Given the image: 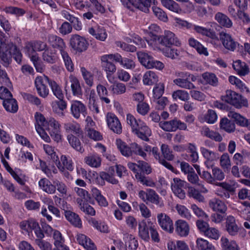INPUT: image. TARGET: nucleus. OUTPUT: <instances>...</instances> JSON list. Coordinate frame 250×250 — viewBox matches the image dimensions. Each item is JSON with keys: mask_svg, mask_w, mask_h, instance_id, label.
Here are the masks:
<instances>
[{"mask_svg": "<svg viewBox=\"0 0 250 250\" xmlns=\"http://www.w3.org/2000/svg\"><path fill=\"white\" fill-rule=\"evenodd\" d=\"M221 99L222 101L233 105L237 108L248 106V102L246 98L231 90H227L226 95L222 96Z\"/></svg>", "mask_w": 250, "mask_h": 250, "instance_id": "f257e3e1", "label": "nucleus"}, {"mask_svg": "<svg viewBox=\"0 0 250 250\" xmlns=\"http://www.w3.org/2000/svg\"><path fill=\"white\" fill-rule=\"evenodd\" d=\"M154 39L164 46L175 45L179 46L181 43L175 35L168 30H165L162 35L155 36Z\"/></svg>", "mask_w": 250, "mask_h": 250, "instance_id": "f03ea898", "label": "nucleus"}, {"mask_svg": "<svg viewBox=\"0 0 250 250\" xmlns=\"http://www.w3.org/2000/svg\"><path fill=\"white\" fill-rule=\"evenodd\" d=\"M129 168L135 174V176L138 182L142 185L150 187H154L155 183L148 177H146L142 172H139V162L137 164L133 163H129L127 164Z\"/></svg>", "mask_w": 250, "mask_h": 250, "instance_id": "7ed1b4c3", "label": "nucleus"}, {"mask_svg": "<svg viewBox=\"0 0 250 250\" xmlns=\"http://www.w3.org/2000/svg\"><path fill=\"white\" fill-rule=\"evenodd\" d=\"M51 80L46 76H38L35 80V84L38 94L42 97L45 98L49 94V89L47 84L50 85Z\"/></svg>", "mask_w": 250, "mask_h": 250, "instance_id": "20e7f679", "label": "nucleus"}, {"mask_svg": "<svg viewBox=\"0 0 250 250\" xmlns=\"http://www.w3.org/2000/svg\"><path fill=\"white\" fill-rule=\"evenodd\" d=\"M71 47L78 52L85 51L89 45L88 41L83 37L78 34L72 35L70 39Z\"/></svg>", "mask_w": 250, "mask_h": 250, "instance_id": "39448f33", "label": "nucleus"}, {"mask_svg": "<svg viewBox=\"0 0 250 250\" xmlns=\"http://www.w3.org/2000/svg\"><path fill=\"white\" fill-rule=\"evenodd\" d=\"M179 78L173 80V83L178 86L186 89H192L195 88V86L189 81L188 77L190 74L187 72H181L177 73Z\"/></svg>", "mask_w": 250, "mask_h": 250, "instance_id": "423d86ee", "label": "nucleus"}, {"mask_svg": "<svg viewBox=\"0 0 250 250\" xmlns=\"http://www.w3.org/2000/svg\"><path fill=\"white\" fill-rule=\"evenodd\" d=\"M157 219L158 224L162 229L169 233L173 232L174 230L173 222L168 215L164 213H158Z\"/></svg>", "mask_w": 250, "mask_h": 250, "instance_id": "0eeeda50", "label": "nucleus"}, {"mask_svg": "<svg viewBox=\"0 0 250 250\" xmlns=\"http://www.w3.org/2000/svg\"><path fill=\"white\" fill-rule=\"evenodd\" d=\"M153 224L150 219L143 220L139 224V236L144 241L149 240V230H151Z\"/></svg>", "mask_w": 250, "mask_h": 250, "instance_id": "6e6552de", "label": "nucleus"}, {"mask_svg": "<svg viewBox=\"0 0 250 250\" xmlns=\"http://www.w3.org/2000/svg\"><path fill=\"white\" fill-rule=\"evenodd\" d=\"M186 182L178 178H174L171 183V188L174 194L180 199L186 197L184 188Z\"/></svg>", "mask_w": 250, "mask_h": 250, "instance_id": "1a4fd4ad", "label": "nucleus"}, {"mask_svg": "<svg viewBox=\"0 0 250 250\" xmlns=\"http://www.w3.org/2000/svg\"><path fill=\"white\" fill-rule=\"evenodd\" d=\"M106 122L108 127L114 133L120 134L122 132V127L118 118L112 113H107Z\"/></svg>", "mask_w": 250, "mask_h": 250, "instance_id": "9d476101", "label": "nucleus"}, {"mask_svg": "<svg viewBox=\"0 0 250 250\" xmlns=\"http://www.w3.org/2000/svg\"><path fill=\"white\" fill-rule=\"evenodd\" d=\"M220 38L223 46L227 49L234 51L238 43L229 34L224 32H221L220 33Z\"/></svg>", "mask_w": 250, "mask_h": 250, "instance_id": "9b49d317", "label": "nucleus"}, {"mask_svg": "<svg viewBox=\"0 0 250 250\" xmlns=\"http://www.w3.org/2000/svg\"><path fill=\"white\" fill-rule=\"evenodd\" d=\"M71 113L74 118H79L81 116L85 117L86 114L85 106L80 101H74L71 106Z\"/></svg>", "mask_w": 250, "mask_h": 250, "instance_id": "f8f14e48", "label": "nucleus"}, {"mask_svg": "<svg viewBox=\"0 0 250 250\" xmlns=\"http://www.w3.org/2000/svg\"><path fill=\"white\" fill-rule=\"evenodd\" d=\"M175 231L181 237L187 236L189 232V226L185 220L179 219L175 223Z\"/></svg>", "mask_w": 250, "mask_h": 250, "instance_id": "ddd939ff", "label": "nucleus"}, {"mask_svg": "<svg viewBox=\"0 0 250 250\" xmlns=\"http://www.w3.org/2000/svg\"><path fill=\"white\" fill-rule=\"evenodd\" d=\"M64 210V214L66 220L73 226L80 228L82 227V222L79 216L70 210Z\"/></svg>", "mask_w": 250, "mask_h": 250, "instance_id": "4468645a", "label": "nucleus"}, {"mask_svg": "<svg viewBox=\"0 0 250 250\" xmlns=\"http://www.w3.org/2000/svg\"><path fill=\"white\" fill-rule=\"evenodd\" d=\"M48 42L53 48L58 49L61 54L65 51V44L63 40L61 37L55 35H50L48 36Z\"/></svg>", "mask_w": 250, "mask_h": 250, "instance_id": "2eb2a0df", "label": "nucleus"}, {"mask_svg": "<svg viewBox=\"0 0 250 250\" xmlns=\"http://www.w3.org/2000/svg\"><path fill=\"white\" fill-rule=\"evenodd\" d=\"M61 161L58 158L57 161L55 163L59 169L61 171H63L65 168L69 171L73 170V163L71 159H68L65 155H62L61 157Z\"/></svg>", "mask_w": 250, "mask_h": 250, "instance_id": "dca6fc26", "label": "nucleus"}, {"mask_svg": "<svg viewBox=\"0 0 250 250\" xmlns=\"http://www.w3.org/2000/svg\"><path fill=\"white\" fill-rule=\"evenodd\" d=\"M88 32L97 40L101 41H104L107 36L105 29L104 27L100 26L89 28L88 29Z\"/></svg>", "mask_w": 250, "mask_h": 250, "instance_id": "f3484780", "label": "nucleus"}, {"mask_svg": "<svg viewBox=\"0 0 250 250\" xmlns=\"http://www.w3.org/2000/svg\"><path fill=\"white\" fill-rule=\"evenodd\" d=\"M53 239L54 245L55 247L53 250H69L68 247L64 244V240L59 231L57 230L54 231Z\"/></svg>", "mask_w": 250, "mask_h": 250, "instance_id": "a211bd4d", "label": "nucleus"}, {"mask_svg": "<svg viewBox=\"0 0 250 250\" xmlns=\"http://www.w3.org/2000/svg\"><path fill=\"white\" fill-rule=\"evenodd\" d=\"M209 206L213 211L220 213H225L227 207L225 203L219 199L214 198L209 202Z\"/></svg>", "mask_w": 250, "mask_h": 250, "instance_id": "6ab92c4d", "label": "nucleus"}, {"mask_svg": "<svg viewBox=\"0 0 250 250\" xmlns=\"http://www.w3.org/2000/svg\"><path fill=\"white\" fill-rule=\"evenodd\" d=\"M226 228L228 232L231 236H235L237 234L239 228L236 225L235 219L232 216L227 217L226 222Z\"/></svg>", "mask_w": 250, "mask_h": 250, "instance_id": "aec40b11", "label": "nucleus"}, {"mask_svg": "<svg viewBox=\"0 0 250 250\" xmlns=\"http://www.w3.org/2000/svg\"><path fill=\"white\" fill-rule=\"evenodd\" d=\"M228 116L234 119L236 123L241 126L250 127V120H248L240 114L235 112H229Z\"/></svg>", "mask_w": 250, "mask_h": 250, "instance_id": "412c9836", "label": "nucleus"}, {"mask_svg": "<svg viewBox=\"0 0 250 250\" xmlns=\"http://www.w3.org/2000/svg\"><path fill=\"white\" fill-rule=\"evenodd\" d=\"M77 240L87 250H96V247L90 239L83 234L77 235Z\"/></svg>", "mask_w": 250, "mask_h": 250, "instance_id": "4be33fe9", "label": "nucleus"}, {"mask_svg": "<svg viewBox=\"0 0 250 250\" xmlns=\"http://www.w3.org/2000/svg\"><path fill=\"white\" fill-rule=\"evenodd\" d=\"M64 128L66 132L70 133V134H74L78 137L83 135V131L80 125L77 123L69 122L64 124Z\"/></svg>", "mask_w": 250, "mask_h": 250, "instance_id": "5701e85b", "label": "nucleus"}, {"mask_svg": "<svg viewBox=\"0 0 250 250\" xmlns=\"http://www.w3.org/2000/svg\"><path fill=\"white\" fill-rule=\"evenodd\" d=\"M40 188L48 194H53L56 192V186L46 178H42L39 182Z\"/></svg>", "mask_w": 250, "mask_h": 250, "instance_id": "b1692460", "label": "nucleus"}, {"mask_svg": "<svg viewBox=\"0 0 250 250\" xmlns=\"http://www.w3.org/2000/svg\"><path fill=\"white\" fill-rule=\"evenodd\" d=\"M201 133L202 135L214 140L216 142H220L223 140V137L218 132L211 130L207 126L202 127Z\"/></svg>", "mask_w": 250, "mask_h": 250, "instance_id": "393cba45", "label": "nucleus"}, {"mask_svg": "<svg viewBox=\"0 0 250 250\" xmlns=\"http://www.w3.org/2000/svg\"><path fill=\"white\" fill-rule=\"evenodd\" d=\"M99 176L101 181H99L100 179H99L98 177H97V180L102 186L104 185V181L112 184H117L118 182V180L114 177L112 173L109 174L104 171H101L99 173Z\"/></svg>", "mask_w": 250, "mask_h": 250, "instance_id": "a878e982", "label": "nucleus"}, {"mask_svg": "<svg viewBox=\"0 0 250 250\" xmlns=\"http://www.w3.org/2000/svg\"><path fill=\"white\" fill-rule=\"evenodd\" d=\"M232 66L238 74L240 76H245L249 73L248 66L245 62H242L240 60H237L234 62Z\"/></svg>", "mask_w": 250, "mask_h": 250, "instance_id": "bb28decb", "label": "nucleus"}, {"mask_svg": "<svg viewBox=\"0 0 250 250\" xmlns=\"http://www.w3.org/2000/svg\"><path fill=\"white\" fill-rule=\"evenodd\" d=\"M220 241L222 250H239L240 249L235 241H230L224 237H222Z\"/></svg>", "mask_w": 250, "mask_h": 250, "instance_id": "cd10ccee", "label": "nucleus"}, {"mask_svg": "<svg viewBox=\"0 0 250 250\" xmlns=\"http://www.w3.org/2000/svg\"><path fill=\"white\" fill-rule=\"evenodd\" d=\"M62 16L66 20L69 21L72 24L74 28L77 30L82 29V23L77 18L71 15L67 11L63 10L62 12Z\"/></svg>", "mask_w": 250, "mask_h": 250, "instance_id": "c85d7f7f", "label": "nucleus"}, {"mask_svg": "<svg viewBox=\"0 0 250 250\" xmlns=\"http://www.w3.org/2000/svg\"><path fill=\"white\" fill-rule=\"evenodd\" d=\"M161 50L165 56L172 60L177 59L180 56V51L171 46H165Z\"/></svg>", "mask_w": 250, "mask_h": 250, "instance_id": "c756f323", "label": "nucleus"}, {"mask_svg": "<svg viewBox=\"0 0 250 250\" xmlns=\"http://www.w3.org/2000/svg\"><path fill=\"white\" fill-rule=\"evenodd\" d=\"M200 151L203 156L207 160L205 164L208 168H209V167L208 166L207 164L208 162L215 161L218 158V155L216 153L208 150L206 148L201 147L200 148Z\"/></svg>", "mask_w": 250, "mask_h": 250, "instance_id": "7c9ffc66", "label": "nucleus"}, {"mask_svg": "<svg viewBox=\"0 0 250 250\" xmlns=\"http://www.w3.org/2000/svg\"><path fill=\"white\" fill-rule=\"evenodd\" d=\"M215 19L222 26L226 28H230L232 26V22L225 14L218 12L215 16Z\"/></svg>", "mask_w": 250, "mask_h": 250, "instance_id": "2f4dec72", "label": "nucleus"}, {"mask_svg": "<svg viewBox=\"0 0 250 250\" xmlns=\"http://www.w3.org/2000/svg\"><path fill=\"white\" fill-rule=\"evenodd\" d=\"M158 81V77L156 73L149 70L145 73L143 76V83L146 85H152L156 83Z\"/></svg>", "mask_w": 250, "mask_h": 250, "instance_id": "473e14b6", "label": "nucleus"}, {"mask_svg": "<svg viewBox=\"0 0 250 250\" xmlns=\"http://www.w3.org/2000/svg\"><path fill=\"white\" fill-rule=\"evenodd\" d=\"M13 49H6L0 52V62L7 67L12 62V51Z\"/></svg>", "mask_w": 250, "mask_h": 250, "instance_id": "72a5a7b5", "label": "nucleus"}, {"mask_svg": "<svg viewBox=\"0 0 250 250\" xmlns=\"http://www.w3.org/2000/svg\"><path fill=\"white\" fill-rule=\"evenodd\" d=\"M67 140L71 146L76 150L81 152H84V148L81 145V143L79 139L73 134H69L67 136Z\"/></svg>", "mask_w": 250, "mask_h": 250, "instance_id": "f704fd0d", "label": "nucleus"}, {"mask_svg": "<svg viewBox=\"0 0 250 250\" xmlns=\"http://www.w3.org/2000/svg\"><path fill=\"white\" fill-rule=\"evenodd\" d=\"M92 195L101 207H105L108 206V202L105 198L101 194V191L96 188L92 189Z\"/></svg>", "mask_w": 250, "mask_h": 250, "instance_id": "c9c22d12", "label": "nucleus"}, {"mask_svg": "<svg viewBox=\"0 0 250 250\" xmlns=\"http://www.w3.org/2000/svg\"><path fill=\"white\" fill-rule=\"evenodd\" d=\"M69 80L73 94L75 96L81 95L82 94V88L78 79L76 77L71 75L69 77Z\"/></svg>", "mask_w": 250, "mask_h": 250, "instance_id": "e433bc0d", "label": "nucleus"}, {"mask_svg": "<svg viewBox=\"0 0 250 250\" xmlns=\"http://www.w3.org/2000/svg\"><path fill=\"white\" fill-rule=\"evenodd\" d=\"M161 2L163 6L172 12L179 13L182 11L179 4L173 0H161Z\"/></svg>", "mask_w": 250, "mask_h": 250, "instance_id": "4c0bfd02", "label": "nucleus"}, {"mask_svg": "<svg viewBox=\"0 0 250 250\" xmlns=\"http://www.w3.org/2000/svg\"><path fill=\"white\" fill-rule=\"evenodd\" d=\"M147 192V202H150L160 208L164 206L163 203L160 201V198L155 190L152 189H148Z\"/></svg>", "mask_w": 250, "mask_h": 250, "instance_id": "58836bf2", "label": "nucleus"}, {"mask_svg": "<svg viewBox=\"0 0 250 250\" xmlns=\"http://www.w3.org/2000/svg\"><path fill=\"white\" fill-rule=\"evenodd\" d=\"M42 58L44 61L51 64L55 63L57 60L55 52L50 48H46L44 51Z\"/></svg>", "mask_w": 250, "mask_h": 250, "instance_id": "ea45409f", "label": "nucleus"}, {"mask_svg": "<svg viewBox=\"0 0 250 250\" xmlns=\"http://www.w3.org/2000/svg\"><path fill=\"white\" fill-rule=\"evenodd\" d=\"M3 105L6 110L11 113H15L18 111V105L17 101L13 97L3 101Z\"/></svg>", "mask_w": 250, "mask_h": 250, "instance_id": "a19ab883", "label": "nucleus"}, {"mask_svg": "<svg viewBox=\"0 0 250 250\" xmlns=\"http://www.w3.org/2000/svg\"><path fill=\"white\" fill-rule=\"evenodd\" d=\"M220 126L221 129L228 133L233 132L235 129V125L234 123L226 118H223L221 120Z\"/></svg>", "mask_w": 250, "mask_h": 250, "instance_id": "79ce46f5", "label": "nucleus"}, {"mask_svg": "<svg viewBox=\"0 0 250 250\" xmlns=\"http://www.w3.org/2000/svg\"><path fill=\"white\" fill-rule=\"evenodd\" d=\"M80 71L85 83L89 87L92 86L94 84V75L84 67H81Z\"/></svg>", "mask_w": 250, "mask_h": 250, "instance_id": "37998d69", "label": "nucleus"}, {"mask_svg": "<svg viewBox=\"0 0 250 250\" xmlns=\"http://www.w3.org/2000/svg\"><path fill=\"white\" fill-rule=\"evenodd\" d=\"M85 163L94 167H98L100 166L101 163V158L97 155H90L84 158Z\"/></svg>", "mask_w": 250, "mask_h": 250, "instance_id": "c03bdc74", "label": "nucleus"}, {"mask_svg": "<svg viewBox=\"0 0 250 250\" xmlns=\"http://www.w3.org/2000/svg\"><path fill=\"white\" fill-rule=\"evenodd\" d=\"M196 243L198 250H213L214 247L208 241L201 238L197 239Z\"/></svg>", "mask_w": 250, "mask_h": 250, "instance_id": "a18cd8bd", "label": "nucleus"}, {"mask_svg": "<svg viewBox=\"0 0 250 250\" xmlns=\"http://www.w3.org/2000/svg\"><path fill=\"white\" fill-rule=\"evenodd\" d=\"M167 248L168 250H189L188 246L183 241H178L176 244L170 242L167 244Z\"/></svg>", "mask_w": 250, "mask_h": 250, "instance_id": "49530a36", "label": "nucleus"}, {"mask_svg": "<svg viewBox=\"0 0 250 250\" xmlns=\"http://www.w3.org/2000/svg\"><path fill=\"white\" fill-rule=\"evenodd\" d=\"M202 78L206 83L209 84L213 86H216L218 84V79L213 73H204L202 74Z\"/></svg>", "mask_w": 250, "mask_h": 250, "instance_id": "de8ad7c7", "label": "nucleus"}, {"mask_svg": "<svg viewBox=\"0 0 250 250\" xmlns=\"http://www.w3.org/2000/svg\"><path fill=\"white\" fill-rule=\"evenodd\" d=\"M116 145L123 155L127 157L131 155L132 150L130 147L127 146L121 139H117L116 140Z\"/></svg>", "mask_w": 250, "mask_h": 250, "instance_id": "09e8293b", "label": "nucleus"}, {"mask_svg": "<svg viewBox=\"0 0 250 250\" xmlns=\"http://www.w3.org/2000/svg\"><path fill=\"white\" fill-rule=\"evenodd\" d=\"M35 118L36 121L35 125L36 129H37L38 127L43 128L44 129L47 127V125L48 123V120H46L42 114L36 112L35 115Z\"/></svg>", "mask_w": 250, "mask_h": 250, "instance_id": "8fccbe9b", "label": "nucleus"}, {"mask_svg": "<svg viewBox=\"0 0 250 250\" xmlns=\"http://www.w3.org/2000/svg\"><path fill=\"white\" fill-rule=\"evenodd\" d=\"M110 89L113 94L121 95L126 91V86L125 84L121 83H115L111 85Z\"/></svg>", "mask_w": 250, "mask_h": 250, "instance_id": "3c124183", "label": "nucleus"}, {"mask_svg": "<svg viewBox=\"0 0 250 250\" xmlns=\"http://www.w3.org/2000/svg\"><path fill=\"white\" fill-rule=\"evenodd\" d=\"M50 87L54 95L58 99H62L63 98V94L60 86L56 82L51 80L50 81Z\"/></svg>", "mask_w": 250, "mask_h": 250, "instance_id": "603ef678", "label": "nucleus"}, {"mask_svg": "<svg viewBox=\"0 0 250 250\" xmlns=\"http://www.w3.org/2000/svg\"><path fill=\"white\" fill-rule=\"evenodd\" d=\"M159 126L164 130L167 132L175 131V118L168 121H161Z\"/></svg>", "mask_w": 250, "mask_h": 250, "instance_id": "864d4df0", "label": "nucleus"}, {"mask_svg": "<svg viewBox=\"0 0 250 250\" xmlns=\"http://www.w3.org/2000/svg\"><path fill=\"white\" fill-rule=\"evenodd\" d=\"M126 121L127 124L131 126L133 132L137 130L139 128V126L142 124L141 120H136L133 115L130 114L127 115Z\"/></svg>", "mask_w": 250, "mask_h": 250, "instance_id": "5fc2aeb1", "label": "nucleus"}, {"mask_svg": "<svg viewBox=\"0 0 250 250\" xmlns=\"http://www.w3.org/2000/svg\"><path fill=\"white\" fill-rule=\"evenodd\" d=\"M137 56L139 61L142 65L146 68H147V66H149L150 62L152 57L144 52H138Z\"/></svg>", "mask_w": 250, "mask_h": 250, "instance_id": "6e6d98bb", "label": "nucleus"}, {"mask_svg": "<svg viewBox=\"0 0 250 250\" xmlns=\"http://www.w3.org/2000/svg\"><path fill=\"white\" fill-rule=\"evenodd\" d=\"M172 98L175 100L178 99L183 101H187L189 99V96L188 92L183 90H177L172 93Z\"/></svg>", "mask_w": 250, "mask_h": 250, "instance_id": "4d7b16f0", "label": "nucleus"}, {"mask_svg": "<svg viewBox=\"0 0 250 250\" xmlns=\"http://www.w3.org/2000/svg\"><path fill=\"white\" fill-rule=\"evenodd\" d=\"M152 9L153 14L158 19L164 22H167V21L168 18L167 15L161 8L157 6H153Z\"/></svg>", "mask_w": 250, "mask_h": 250, "instance_id": "13d9d810", "label": "nucleus"}, {"mask_svg": "<svg viewBox=\"0 0 250 250\" xmlns=\"http://www.w3.org/2000/svg\"><path fill=\"white\" fill-rule=\"evenodd\" d=\"M137 1V9H139L145 13L149 12L148 7L150 6L151 3L154 0H139Z\"/></svg>", "mask_w": 250, "mask_h": 250, "instance_id": "bf43d9fd", "label": "nucleus"}, {"mask_svg": "<svg viewBox=\"0 0 250 250\" xmlns=\"http://www.w3.org/2000/svg\"><path fill=\"white\" fill-rule=\"evenodd\" d=\"M179 214L182 217L185 218L189 220L191 218V214H190L189 210L187 208L184 206L181 205H177L175 207Z\"/></svg>", "mask_w": 250, "mask_h": 250, "instance_id": "052dcab7", "label": "nucleus"}, {"mask_svg": "<svg viewBox=\"0 0 250 250\" xmlns=\"http://www.w3.org/2000/svg\"><path fill=\"white\" fill-rule=\"evenodd\" d=\"M193 28L196 32L207 37L214 38L215 36V33L211 31L210 29H208L205 27L198 25H194Z\"/></svg>", "mask_w": 250, "mask_h": 250, "instance_id": "680f3d73", "label": "nucleus"}, {"mask_svg": "<svg viewBox=\"0 0 250 250\" xmlns=\"http://www.w3.org/2000/svg\"><path fill=\"white\" fill-rule=\"evenodd\" d=\"M212 175L213 178V184L215 181H222L225 178L224 173L222 170L217 167L212 168Z\"/></svg>", "mask_w": 250, "mask_h": 250, "instance_id": "e2e57ef3", "label": "nucleus"}, {"mask_svg": "<svg viewBox=\"0 0 250 250\" xmlns=\"http://www.w3.org/2000/svg\"><path fill=\"white\" fill-rule=\"evenodd\" d=\"M204 234L209 238L216 240L220 237L219 230L214 228L209 227Z\"/></svg>", "mask_w": 250, "mask_h": 250, "instance_id": "0e129e2a", "label": "nucleus"}, {"mask_svg": "<svg viewBox=\"0 0 250 250\" xmlns=\"http://www.w3.org/2000/svg\"><path fill=\"white\" fill-rule=\"evenodd\" d=\"M47 126H48L45 129L49 131V133L50 132L57 131L60 130L59 123L54 118L49 119Z\"/></svg>", "mask_w": 250, "mask_h": 250, "instance_id": "69168bd1", "label": "nucleus"}, {"mask_svg": "<svg viewBox=\"0 0 250 250\" xmlns=\"http://www.w3.org/2000/svg\"><path fill=\"white\" fill-rule=\"evenodd\" d=\"M61 55L67 69L69 71H73L74 70L73 64L68 53L64 51L62 52Z\"/></svg>", "mask_w": 250, "mask_h": 250, "instance_id": "338daca9", "label": "nucleus"}, {"mask_svg": "<svg viewBox=\"0 0 250 250\" xmlns=\"http://www.w3.org/2000/svg\"><path fill=\"white\" fill-rule=\"evenodd\" d=\"M161 151L164 157L168 161H171L174 159V155L172 154L168 146L166 144H162L161 146Z\"/></svg>", "mask_w": 250, "mask_h": 250, "instance_id": "774afa93", "label": "nucleus"}]
</instances>
